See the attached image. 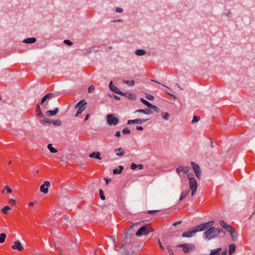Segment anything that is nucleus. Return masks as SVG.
Masks as SVG:
<instances>
[{"mask_svg":"<svg viewBox=\"0 0 255 255\" xmlns=\"http://www.w3.org/2000/svg\"><path fill=\"white\" fill-rule=\"evenodd\" d=\"M221 233L225 234V232L223 230L219 228H216L212 226L204 232L203 238L205 240H210L217 237Z\"/></svg>","mask_w":255,"mask_h":255,"instance_id":"obj_1","label":"nucleus"},{"mask_svg":"<svg viewBox=\"0 0 255 255\" xmlns=\"http://www.w3.org/2000/svg\"><path fill=\"white\" fill-rule=\"evenodd\" d=\"M149 224L144 225L140 227L135 233V236L140 237L142 235H147L149 233L153 232Z\"/></svg>","mask_w":255,"mask_h":255,"instance_id":"obj_2","label":"nucleus"},{"mask_svg":"<svg viewBox=\"0 0 255 255\" xmlns=\"http://www.w3.org/2000/svg\"><path fill=\"white\" fill-rule=\"evenodd\" d=\"M214 224V221H210L209 222L200 224L197 226H196L194 228L196 233L198 232H201L204 231L209 228L210 227L213 226Z\"/></svg>","mask_w":255,"mask_h":255,"instance_id":"obj_3","label":"nucleus"},{"mask_svg":"<svg viewBox=\"0 0 255 255\" xmlns=\"http://www.w3.org/2000/svg\"><path fill=\"white\" fill-rule=\"evenodd\" d=\"M177 247L178 248H182L184 253H188L190 252L193 251L195 248V246L193 244H179Z\"/></svg>","mask_w":255,"mask_h":255,"instance_id":"obj_4","label":"nucleus"},{"mask_svg":"<svg viewBox=\"0 0 255 255\" xmlns=\"http://www.w3.org/2000/svg\"><path fill=\"white\" fill-rule=\"evenodd\" d=\"M107 122L110 126H116L119 123V119L113 114H109L107 116Z\"/></svg>","mask_w":255,"mask_h":255,"instance_id":"obj_5","label":"nucleus"},{"mask_svg":"<svg viewBox=\"0 0 255 255\" xmlns=\"http://www.w3.org/2000/svg\"><path fill=\"white\" fill-rule=\"evenodd\" d=\"M191 165L196 176L199 179L201 176V169L199 165L193 161L191 162Z\"/></svg>","mask_w":255,"mask_h":255,"instance_id":"obj_6","label":"nucleus"},{"mask_svg":"<svg viewBox=\"0 0 255 255\" xmlns=\"http://www.w3.org/2000/svg\"><path fill=\"white\" fill-rule=\"evenodd\" d=\"M149 119H136L134 120H129L127 121L128 125L131 124H142L146 122Z\"/></svg>","mask_w":255,"mask_h":255,"instance_id":"obj_7","label":"nucleus"},{"mask_svg":"<svg viewBox=\"0 0 255 255\" xmlns=\"http://www.w3.org/2000/svg\"><path fill=\"white\" fill-rule=\"evenodd\" d=\"M50 186V182L48 181H45L41 185L40 187V191L43 193H47L48 192V187Z\"/></svg>","mask_w":255,"mask_h":255,"instance_id":"obj_8","label":"nucleus"},{"mask_svg":"<svg viewBox=\"0 0 255 255\" xmlns=\"http://www.w3.org/2000/svg\"><path fill=\"white\" fill-rule=\"evenodd\" d=\"M188 178L189 179V185L190 189L197 188L198 184L196 179L194 177H189V175H188Z\"/></svg>","mask_w":255,"mask_h":255,"instance_id":"obj_9","label":"nucleus"},{"mask_svg":"<svg viewBox=\"0 0 255 255\" xmlns=\"http://www.w3.org/2000/svg\"><path fill=\"white\" fill-rule=\"evenodd\" d=\"M13 250H16L18 251H22L24 250L23 247L19 241H15L13 245L11 246Z\"/></svg>","mask_w":255,"mask_h":255,"instance_id":"obj_10","label":"nucleus"},{"mask_svg":"<svg viewBox=\"0 0 255 255\" xmlns=\"http://www.w3.org/2000/svg\"><path fill=\"white\" fill-rule=\"evenodd\" d=\"M196 232L194 229L189 230L182 233V237L183 238H191L195 236Z\"/></svg>","mask_w":255,"mask_h":255,"instance_id":"obj_11","label":"nucleus"},{"mask_svg":"<svg viewBox=\"0 0 255 255\" xmlns=\"http://www.w3.org/2000/svg\"><path fill=\"white\" fill-rule=\"evenodd\" d=\"M109 88L111 91L116 94H118L121 95L122 93V91H121L119 89H118L113 84L112 81H111L109 83Z\"/></svg>","mask_w":255,"mask_h":255,"instance_id":"obj_12","label":"nucleus"},{"mask_svg":"<svg viewBox=\"0 0 255 255\" xmlns=\"http://www.w3.org/2000/svg\"><path fill=\"white\" fill-rule=\"evenodd\" d=\"M132 237L127 235L124 239H123L121 248H124L126 245H129L131 242Z\"/></svg>","mask_w":255,"mask_h":255,"instance_id":"obj_13","label":"nucleus"},{"mask_svg":"<svg viewBox=\"0 0 255 255\" xmlns=\"http://www.w3.org/2000/svg\"><path fill=\"white\" fill-rule=\"evenodd\" d=\"M139 223H136L134 224L132 226L130 227V228L128 229H126L125 234L126 235H128L131 237H132L134 230V227L135 226H137Z\"/></svg>","mask_w":255,"mask_h":255,"instance_id":"obj_14","label":"nucleus"},{"mask_svg":"<svg viewBox=\"0 0 255 255\" xmlns=\"http://www.w3.org/2000/svg\"><path fill=\"white\" fill-rule=\"evenodd\" d=\"M219 224L223 229H226L227 232H230L231 231L232 226L226 223L224 221L220 220Z\"/></svg>","mask_w":255,"mask_h":255,"instance_id":"obj_15","label":"nucleus"},{"mask_svg":"<svg viewBox=\"0 0 255 255\" xmlns=\"http://www.w3.org/2000/svg\"><path fill=\"white\" fill-rule=\"evenodd\" d=\"M121 96H123L129 100H134L136 98V96L135 94L131 93L130 92H122Z\"/></svg>","mask_w":255,"mask_h":255,"instance_id":"obj_16","label":"nucleus"},{"mask_svg":"<svg viewBox=\"0 0 255 255\" xmlns=\"http://www.w3.org/2000/svg\"><path fill=\"white\" fill-rule=\"evenodd\" d=\"M134 113H143L145 115H149L153 113V112L148 108L144 109H138Z\"/></svg>","mask_w":255,"mask_h":255,"instance_id":"obj_17","label":"nucleus"},{"mask_svg":"<svg viewBox=\"0 0 255 255\" xmlns=\"http://www.w3.org/2000/svg\"><path fill=\"white\" fill-rule=\"evenodd\" d=\"M58 108H55L54 110H49L46 112V115L48 117H51L56 115L59 112Z\"/></svg>","mask_w":255,"mask_h":255,"instance_id":"obj_18","label":"nucleus"},{"mask_svg":"<svg viewBox=\"0 0 255 255\" xmlns=\"http://www.w3.org/2000/svg\"><path fill=\"white\" fill-rule=\"evenodd\" d=\"M89 157L91 158H94L97 159H101L100 152L99 151H93L89 154Z\"/></svg>","mask_w":255,"mask_h":255,"instance_id":"obj_19","label":"nucleus"},{"mask_svg":"<svg viewBox=\"0 0 255 255\" xmlns=\"http://www.w3.org/2000/svg\"><path fill=\"white\" fill-rule=\"evenodd\" d=\"M229 233L230 234L232 240L233 241H236L238 239V232L236 230H234L232 228L230 232Z\"/></svg>","mask_w":255,"mask_h":255,"instance_id":"obj_20","label":"nucleus"},{"mask_svg":"<svg viewBox=\"0 0 255 255\" xmlns=\"http://www.w3.org/2000/svg\"><path fill=\"white\" fill-rule=\"evenodd\" d=\"M99 49L98 47L96 46H92L90 47L89 48L86 49L85 53H84V55L88 54L92 52H98Z\"/></svg>","mask_w":255,"mask_h":255,"instance_id":"obj_21","label":"nucleus"},{"mask_svg":"<svg viewBox=\"0 0 255 255\" xmlns=\"http://www.w3.org/2000/svg\"><path fill=\"white\" fill-rule=\"evenodd\" d=\"M36 41V38L34 37L27 38L23 40V42L26 44H32L35 43Z\"/></svg>","mask_w":255,"mask_h":255,"instance_id":"obj_22","label":"nucleus"},{"mask_svg":"<svg viewBox=\"0 0 255 255\" xmlns=\"http://www.w3.org/2000/svg\"><path fill=\"white\" fill-rule=\"evenodd\" d=\"M124 169V166L122 165L119 166L118 168H115L113 170V172L114 174H119L122 173Z\"/></svg>","mask_w":255,"mask_h":255,"instance_id":"obj_23","label":"nucleus"},{"mask_svg":"<svg viewBox=\"0 0 255 255\" xmlns=\"http://www.w3.org/2000/svg\"><path fill=\"white\" fill-rule=\"evenodd\" d=\"M87 105H82L78 109L77 113L76 114L75 117H77L80 114H81L83 111L86 109Z\"/></svg>","mask_w":255,"mask_h":255,"instance_id":"obj_24","label":"nucleus"},{"mask_svg":"<svg viewBox=\"0 0 255 255\" xmlns=\"http://www.w3.org/2000/svg\"><path fill=\"white\" fill-rule=\"evenodd\" d=\"M114 152L118 151V152L116 153V155L118 156H122L124 154V151L122 147L115 148L114 149Z\"/></svg>","mask_w":255,"mask_h":255,"instance_id":"obj_25","label":"nucleus"},{"mask_svg":"<svg viewBox=\"0 0 255 255\" xmlns=\"http://www.w3.org/2000/svg\"><path fill=\"white\" fill-rule=\"evenodd\" d=\"M236 250V247L234 244H231L229 247V254L232 255L235 252Z\"/></svg>","mask_w":255,"mask_h":255,"instance_id":"obj_26","label":"nucleus"},{"mask_svg":"<svg viewBox=\"0 0 255 255\" xmlns=\"http://www.w3.org/2000/svg\"><path fill=\"white\" fill-rule=\"evenodd\" d=\"M221 250L222 249L221 248L212 250L210 254L208 255H220V252Z\"/></svg>","mask_w":255,"mask_h":255,"instance_id":"obj_27","label":"nucleus"},{"mask_svg":"<svg viewBox=\"0 0 255 255\" xmlns=\"http://www.w3.org/2000/svg\"><path fill=\"white\" fill-rule=\"evenodd\" d=\"M135 54L137 56H143L146 54V51L142 49H138L135 51Z\"/></svg>","mask_w":255,"mask_h":255,"instance_id":"obj_28","label":"nucleus"},{"mask_svg":"<svg viewBox=\"0 0 255 255\" xmlns=\"http://www.w3.org/2000/svg\"><path fill=\"white\" fill-rule=\"evenodd\" d=\"M189 193V190H187L186 191L182 192L181 193L179 201H182L188 195Z\"/></svg>","mask_w":255,"mask_h":255,"instance_id":"obj_29","label":"nucleus"},{"mask_svg":"<svg viewBox=\"0 0 255 255\" xmlns=\"http://www.w3.org/2000/svg\"><path fill=\"white\" fill-rule=\"evenodd\" d=\"M87 103L85 99L80 100L78 103L75 105V108H79L82 105H87Z\"/></svg>","mask_w":255,"mask_h":255,"instance_id":"obj_30","label":"nucleus"},{"mask_svg":"<svg viewBox=\"0 0 255 255\" xmlns=\"http://www.w3.org/2000/svg\"><path fill=\"white\" fill-rule=\"evenodd\" d=\"M47 148L49 150V151L52 153H56L58 151L57 149H56L55 148L53 147L52 144L51 143L48 144Z\"/></svg>","mask_w":255,"mask_h":255,"instance_id":"obj_31","label":"nucleus"},{"mask_svg":"<svg viewBox=\"0 0 255 255\" xmlns=\"http://www.w3.org/2000/svg\"><path fill=\"white\" fill-rule=\"evenodd\" d=\"M140 102L143 103V104H144L145 106H146L148 108H150V107L151 106V104L150 103H149L148 101H147V100H145L144 99H143V98H141L140 99Z\"/></svg>","mask_w":255,"mask_h":255,"instance_id":"obj_32","label":"nucleus"},{"mask_svg":"<svg viewBox=\"0 0 255 255\" xmlns=\"http://www.w3.org/2000/svg\"><path fill=\"white\" fill-rule=\"evenodd\" d=\"M124 83L127 84L129 86H133L134 85L135 82L134 80H132L130 81L128 80H124Z\"/></svg>","mask_w":255,"mask_h":255,"instance_id":"obj_33","label":"nucleus"},{"mask_svg":"<svg viewBox=\"0 0 255 255\" xmlns=\"http://www.w3.org/2000/svg\"><path fill=\"white\" fill-rule=\"evenodd\" d=\"M43 120H41L40 121V123L42 124H44V123H47V124H51L52 123V121H51L50 120L45 118V117L44 116L43 118Z\"/></svg>","mask_w":255,"mask_h":255,"instance_id":"obj_34","label":"nucleus"},{"mask_svg":"<svg viewBox=\"0 0 255 255\" xmlns=\"http://www.w3.org/2000/svg\"><path fill=\"white\" fill-rule=\"evenodd\" d=\"M6 234L4 233L0 234V243H3L5 242Z\"/></svg>","mask_w":255,"mask_h":255,"instance_id":"obj_35","label":"nucleus"},{"mask_svg":"<svg viewBox=\"0 0 255 255\" xmlns=\"http://www.w3.org/2000/svg\"><path fill=\"white\" fill-rule=\"evenodd\" d=\"M52 123L56 126H60L62 125L61 121L60 120L52 121Z\"/></svg>","mask_w":255,"mask_h":255,"instance_id":"obj_36","label":"nucleus"},{"mask_svg":"<svg viewBox=\"0 0 255 255\" xmlns=\"http://www.w3.org/2000/svg\"><path fill=\"white\" fill-rule=\"evenodd\" d=\"M189 170L190 167L189 166H182V171L185 174H187Z\"/></svg>","mask_w":255,"mask_h":255,"instance_id":"obj_37","label":"nucleus"},{"mask_svg":"<svg viewBox=\"0 0 255 255\" xmlns=\"http://www.w3.org/2000/svg\"><path fill=\"white\" fill-rule=\"evenodd\" d=\"M149 109H153L156 113H159L160 112L159 109L156 106H154L152 104H151V106L150 107V108Z\"/></svg>","mask_w":255,"mask_h":255,"instance_id":"obj_38","label":"nucleus"},{"mask_svg":"<svg viewBox=\"0 0 255 255\" xmlns=\"http://www.w3.org/2000/svg\"><path fill=\"white\" fill-rule=\"evenodd\" d=\"M10 209V207L8 206H5L1 209V211L4 214H6L7 211H9Z\"/></svg>","mask_w":255,"mask_h":255,"instance_id":"obj_39","label":"nucleus"},{"mask_svg":"<svg viewBox=\"0 0 255 255\" xmlns=\"http://www.w3.org/2000/svg\"><path fill=\"white\" fill-rule=\"evenodd\" d=\"M122 133L124 134H129L130 133V130L128 128H126L123 129Z\"/></svg>","mask_w":255,"mask_h":255,"instance_id":"obj_40","label":"nucleus"},{"mask_svg":"<svg viewBox=\"0 0 255 255\" xmlns=\"http://www.w3.org/2000/svg\"><path fill=\"white\" fill-rule=\"evenodd\" d=\"M169 117V114L167 112H164L162 114V117L164 120H167Z\"/></svg>","mask_w":255,"mask_h":255,"instance_id":"obj_41","label":"nucleus"},{"mask_svg":"<svg viewBox=\"0 0 255 255\" xmlns=\"http://www.w3.org/2000/svg\"><path fill=\"white\" fill-rule=\"evenodd\" d=\"M200 120V118L198 116H194L193 117L192 121L191 122L192 124H195L196 123H197Z\"/></svg>","mask_w":255,"mask_h":255,"instance_id":"obj_42","label":"nucleus"},{"mask_svg":"<svg viewBox=\"0 0 255 255\" xmlns=\"http://www.w3.org/2000/svg\"><path fill=\"white\" fill-rule=\"evenodd\" d=\"M45 95V96H47V100L51 99V98L55 97V94L52 93H49Z\"/></svg>","mask_w":255,"mask_h":255,"instance_id":"obj_43","label":"nucleus"},{"mask_svg":"<svg viewBox=\"0 0 255 255\" xmlns=\"http://www.w3.org/2000/svg\"><path fill=\"white\" fill-rule=\"evenodd\" d=\"M99 193H100V198L102 200H105L106 198H105V195H104V192L101 189H100L99 190Z\"/></svg>","mask_w":255,"mask_h":255,"instance_id":"obj_44","label":"nucleus"},{"mask_svg":"<svg viewBox=\"0 0 255 255\" xmlns=\"http://www.w3.org/2000/svg\"><path fill=\"white\" fill-rule=\"evenodd\" d=\"M63 43L68 46H71L73 44V43L68 39H65L63 41Z\"/></svg>","mask_w":255,"mask_h":255,"instance_id":"obj_45","label":"nucleus"},{"mask_svg":"<svg viewBox=\"0 0 255 255\" xmlns=\"http://www.w3.org/2000/svg\"><path fill=\"white\" fill-rule=\"evenodd\" d=\"M145 95H146L145 96V98L146 99H147L148 100H149L152 101L154 99L153 96H152V95H151L150 94H146Z\"/></svg>","mask_w":255,"mask_h":255,"instance_id":"obj_46","label":"nucleus"},{"mask_svg":"<svg viewBox=\"0 0 255 255\" xmlns=\"http://www.w3.org/2000/svg\"><path fill=\"white\" fill-rule=\"evenodd\" d=\"M166 249H167V250L168 251V253L171 255H172L174 254L173 253V251L172 250V249H171V247L170 246H167L166 247Z\"/></svg>","mask_w":255,"mask_h":255,"instance_id":"obj_47","label":"nucleus"},{"mask_svg":"<svg viewBox=\"0 0 255 255\" xmlns=\"http://www.w3.org/2000/svg\"><path fill=\"white\" fill-rule=\"evenodd\" d=\"M134 252H132L131 253H129L128 251L124 250L123 251V255H133Z\"/></svg>","mask_w":255,"mask_h":255,"instance_id":"obj_48","label":"nucleus"},{"mask_svg":"<svg viewBox=\"0 0 255 255\" xmlns=\"http://www.w3.org/2000/svg\"><path fill=\"white\" fill-rule=\"evenodd\" d=\"M47 100V96H45L44 95L41 99L40 101V105H43L44 103V102Z\"/></svg>","mask_w":255,"mask_h":255,"instance_id":"obj_49","label":"nucleus"},{"mask_svg":"<svg viewBox=\"0 0 255 255\" xmlns=\"http://www.w3.org/2000/svg\"><path fill=\"white\" fill-rule=\"evenodd\" d=\"M160 211V210H148L147 211V213L148 214H151L159 212Z\"/></svg>","mask_w":255,"mask_h":255,"instance_id":"obj_50","label":"nucleus"},{"mask_svg":"<svg viewBox=\"0 0 255 255\" xmlns=\"http://www.w3.org/2000/svg\"><path fill=\"white\" fill-rule=\"evenodd\" d=\"M130 168L131 170H135L137 168V164L132 163L130 166Z\"/></svg>","mask_w":255,"mask_h":255,"instance_id":"obj_51","label":"nucleus"},{"mask_svg":"<svg viewBox=\"0 0 255 255\" xmlns=\"http://www.w3.org/2000/svg\"><path fill=\"white\" fill-rule=\"evenodd\" d=\"M176 172L180 176V173L182 171V166H180L176 168Z\"/></svg>","mask_w":255,"mask_h":255,"instance_id":"obj_52","label":"nucleus"},{"mask_svg":"<svg viewBox=\"0 0 255 255\" xmlns=\"http://www.w3.org/2000/svg\"><path fill=\"white\" fill-rule=\"evenodd\" d=\"M158 245L159 246V247H160L161 250H165L164 247L162 245V243H161V241H160V240L159 239H158Z\"/></svg>","mask_w":255,"mask_h":255,"instance_id":"obj_53","label":"nucleus"},{"mask_svg":"<svg viewBox=\"0 0 255 255\" xmlns=\"http://www.w3.org/2000/svg\"><path fill=\"white\" fill-rule=\"evenodd\" d=\"M94 90V87L93 85L90 86V87L88 89V92L89 93H92Z\"/></svg>","mask_w":255,"mask_h":255,"instance_id":"obj_54","label":"nucleus"},{"mask_svg":"<svg viewBox=\"0 0 255 255\" xmlns=\"http://www.w3.org/2000/svg\"><path fill=\"white\" fill-rule=\"evenodd\" d=\"M37 112V116H38V117H40L42 118L44 117V114L42 113V112L41 110V111H37V112Z\"/></svg>","mask_w":255,"mask_h":255,"instance_id":"obj_55","label":"nucleus"},{"mask_svg":"<svg viewBox=\"0 0 255 255\" xmlns=\"http://www.w3.org/2000/svg\"><path fill=\"white\" fill-rule=\"evenodd\" d=\"M4 189L6 190L8 193H10L12 192L11 189L8 186H5Z\"/></svg>","mask_w":255,"mask_h":255,"instance_id":"obj_56","label":"nucleus"},{"mask_svg":"<svg viewBox=\"0 0 255 255\" xmlns=\"http://www.w3.org/2000/svg\"><path fill=\"white\" fill-rule=\"evenodd\" d=\"M165 93L167 94L170 97L173 98L174 99L176 100L177 99L176 96H175L174 95L169 93L166 91H165Z\"/></svg>","mask_w":255,"mask_h":255,"instance_id":"obj_57","label":"nucleus"},{"mask_svg":"<svg viewBox=\"0 0 255 255\" xmlns=\"http://www.w3.org/2000/svg\"><path fill=\"white\" fill-rule=\"evenodd\" d=\"M182 223V221H176L174 223H173L172 225L174 227H176L178 225H180Z\"/></svg>","mask_w":255,"mask_h":255,"instance_id":"obj_58","label":"nucleus"},{"mask_svg":"<svg viewBox=\"0 0 255 255\" xmlns=\"http://www.w3.org/2000/svg\"><path fill=\"white\" fill-rule=\"evenodd\" d=\"M116 11L117 12H119V13H121V12H122L123 11V9L121 7H117L116 9Z\"/></svg>","mask_w":255,"mask_h":255,"instance_id":"obj_59","label":"nucleus"},{"mask_svg":"<svg viewBox=\"0 0 255 255\" xmlns=\"http://www.w3.org/2000/svg\"><path fill=\"white\" fill-rule=\"evenodd\" d=\"M111 97H113L115 99L117 100H120L121 99V98L120 97L113 94H112Z\"/></svg>","mask_w":255,"mask_h":255,"instance_id":"obj_60","label":"nucleus"},{"mask_svg":"<svg viewBox=\"0 0 255 255\" xmlns=\"http://www.w3.org/2000/svg\"><path fill=\"white\" fill-rule=\"evenodd\" d=\"M197 188H193L192 189H190L191 190V196H193L195 195V194L197 191Z\"/></svg>","mask_w":255,"mask_h":255,"instance_id":"obj_61","label":"nucleus"},{"mask_svg":"<svg viewBox=\"0 0 255 255\" xmlns=\"http://www.w3.org/2000/svg\"><path fill=\"white\" fill-rule=\"evenodd\" d=\"M9 203L12 205H13L15 203V200L13 199H10L9 200Z\"/></svg>","mask_w":255,"mask_h":255,"instance_id":"obj_62","label":"nucleus"},{"mask_svg":"<svg viewBox=\"0 0 255 255\" xmlns=\"http://www.w3.org/2000/svg\"><path fill=\"white\" fill-rule=\"evenodd\" d=\"M121 131H117L115 133V136H116V137H120L121 136Z\"/></svg>","mask_w":255,"mask_h":255,"instance_id":"obj_63","label":"nucleus"},{"mask_svg":"<svg viewBox=\"0 0 255 255\" xmlns=\"http://www.w3.org/2000/svg\"><path fill=\"white\" fill-rule=\"evenodd\" d=\"M137 168H138L139 170H141L143 168V165L142 164H137Z\"/></svg>","mask_w":255,"mask_h":255,"instance_id":"obj_64","label":"nucleus"}]
</instances>
